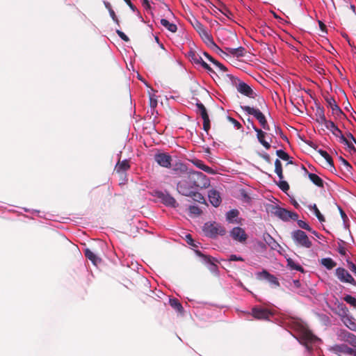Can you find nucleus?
I'll list each match as a JSON object with an SVG mask.
<instances>
[{
	"label": "nucleus",
	"mask_w": 356,
	"mask_h": 356,
	"mask_svg": "<svg viewBox=\"0 0 356 356\" xmlns=\"http://www.w3.org/2000/svg\"><path fill=\"white\" fill-rule=\"evenodd\" d=\"M130 168L129 161L127 159L123 161L119 160L115 166L114 170L117 173H121L127 171Z\"/></svg>",
	"instance_id": "412c9836"
},
{
	"label": "nucleus",
	"mask_w": 356,
	"mask_h": 356,
	"mask_svg": "<svg viewBox=\"0 0 356 356\" xmlns=\"http://www.w3.org/2000/svg\"><path fill=\"white\" fill-rule=\"evenodd\" d=\"M116 33L118 35V36L124 41L125 42H128L129 41V38L127 37V35L122 31H120V30H117L116 31Z\"/></svg>",
	"instance_id": "4d7b16f0"
},
{
	"label": "nucleus",
	"mask_w": 356,
	"mask_h": 356,
	"mask_svg": "<svg viewBox=\"0 0 356 356\" xmlns=\"http://www.w3.org/2000/svg\"><path fill=\"white\" fill-rule=\"evenodd\" d=\"M188 210L191 213L195 216H200L202 212L197 206H190Z\"/></svg>",
	"instance_id": "a18cd8bd"
},
{
	"label": "nucleus",
	"mask_w": 356,
	"mask_h": 356,
	"mask_svg": "<svg viewBox=\"0 0 356 356\" xmlns=\"http://www.w3.org/2000/svg\"><path fill=\"white\" fill-rule=\"evenodd\" d=\"M143 6L146 9V10H150L151 9V6L149 4V0H143Z\"/></svg>",
	"instance_id": "0e129e2a"
},
{
	"label": "nucleus",
	"mask_w": 356,
	"mask_h": 356,
	"mask_svg": "<svg viewBox=\"0 0 356 356\" xmlns=\"http://www.w3.org/2000/svg\"><path fill=\"white\" fill-rule=\"evenodd\" d=\"M340 143L345 144L350 149V152L353 153L356 152V149L354 146V143L352 141H349L347 138H346L343 135H341V140Z\"/></svg>",
	"instance_id": "f704fd0d"
},
{
	"label": "nucleus",
	"mask_w": 356,
	"mask_h": 356,
	"mask_svg": "<svg viewBox=\"0 0 356 356\" xmlns=\"http://www.w3.org/2000/svg\"><path fill=\"white\" fill-rule=\"evenodd\" d=\"M343 323L351 330H356V323L348 316L343 318Z\"/></svg>",
	"instance_id": "ea45409f"
},
{
	"label": "nucleus",
	"mask_w": 356,
	"mask_h": 356,
	"mask_svg": "<svg viewBox=\"0 0 356 356\" xmlns=\"http://www.w3.org/2000/svg\"><path fill=\"white\" fill-rule=\"evenodd\" d=\"M227 120L230 122H232L234 124V126L236 127L238 129H239L242 127L241 124L239 122H238L236 120H235L234 118H233L230 116H228Z\"/></svg>",
	"instance_id": "603ef678"
},
{
	"label": "nucleus",
	"mask_w": 356,
	"mask_h": 356,
	"mask_svg": "<svg viewBox=\"0 0 356 356\" xmlns=\"http://www.w3.org/2000/svg\"><path fill=\"white\" fill-rule=\"evenodd\" d=\"M197 106V113L199 114L202 120H203V129L208 132L210 129V120L209 115L207 113V111L206 107L204 106V104L200 102H197L196 104Z\"/></svg>",
	"instance_id": "6e6552de"
},
{
	"label": "nucleus",
	"mask_w": 356,
	"mask_h": 356,
	"mask_svg": "<svg viewBox=\"0 0 356 356\" xmlns=\"http://www.w3.org/2000/svg\"><path fill=\"white\" fill-rule=\"evenodd\" d=\"M276 154L280 159L284 161H288L290 158L289 155L282 149L277 150Z\"/></svg>",
	"instance_id": "a19ab883"
},
{
	"label": "nucleus",
	"mask_w": 356,
	"mask_h": 356,
	"mask_svg": "<svg viewBox=\"0 0 356 356\" xmlns=\"http://www.w3.org/2000/svg\"><path fill=\"white\" fill-rule=\"evenodd\" d=\"M186 241L188 244H189L190 245H191L193 247H196V248L197 247V245L195 243V241L193 239L191 234H187L186 236Z\"/></svg>",
	"instance_id": "5fc2aeb1"
},
{
	"label": "nucleus",
	"mask_w": 356,
	"mask_h": 356,
	"mask_svg": "<svg viewBox=\"0 0 356 356\" xmlns=\"http://www.w3.org/2000/svg\"><path fill=\"white\" fill-rule=\"evenodd\" d=\"M173 170L181 175H187L190 170H188L187 166L183 163L177 162L173 166Z\"/></svg>",
	"instance_id": "cd10ccee"
},
{
	"label": "nucleus",
	"mask_w": 356,
	"mask_h": 356,
	"mask_svg": "<svg viewBox=\"0 0 356 356\" xmlns=\"http://www.w3.org/2000/svg\"><path fill=\"white\" fill-rule=\"evenodd\" d=\"M192 163L198 168H200V170L209 173V174H211V175H213L215 174V171L213 168H211V167L207 165L206 164H204V163L200 160V159H194L192 161Z\"/></svg>",
	"instance_id": "5701e85b"
},
{
	"label": "nucleus",
	"mask_w": 356,
	"mask_h": 356,
	"mask_svg": "<svg viewBox=\"0 0 356 356\" xmlns=\"http://www.w3.org/2000/svg\"><path fill=\"white\" fill-rule=\"evenodd\" d=\"M159 197L161 198L163 202L167 206L176 207L178 205L176 200L169 194L161 193V195H159Z\"/></svg>",
	"instance_id": "aec40b11"
},
{
	"label": "nucleus",
	"mask_w": 356,
	"mask_h": 356,
	"mask_svg": "<svg viewBox=\"0 0 356 356\" xmlns=\"http://www.w3.org/2000/svg\"><path fill=\"white\" fill-rule=\"evenodd\" d=\"M215 8L227 17H229V15H232L231 12L225 6H223L222 9L217 8L216 6Z\"/></svg>",
	"instance_id": "13d9d810"
},
{
	"label": "nucleus",
	"mask_w": 356,
	"mask_h": 356,
	"mask_svg": "<svg viewBox=\"0 0 356 356\" xmlns=\"http://www.w3.org/2000/svg\"><path fill=\"white\" fill-rule=\"evenodd\" d=\"M325 99L328 106L332 109V115L337 118H341V117H346L340 107L337 105L334 98L333 97H325Z\"/></svg>",
	"instance_id": "1a4fd4ad"
},
{
	"label": "nucleus",
	"mask_w": 356,
	"mask_h": 356,
	"mask_svg": "<svg viewBox=\"0 0 356 356\" xmlns=\"http://www.w3.org/2000/svg\"><path fill=\"white\" fill-rule=\"evenodd\" d=\"M338 252L341 255L345 256L346 254V249L343 246H339Z\"/></svg>",
	"instance_id": "69168bd1"
},
{
	"label": "nucleus",
	"mask_w": 356,
	"mask_h": 356,
	"mask_svg": "<svg viewBox=\"0 0 356 356\" xmlns=\"http://www.w3.org/2000/svg\"><path fill=\"white\" fill-rule=\"evenodd\" d=\"M154 161L161 167H171L172 156L166 153H157L154 155Z\"/></svg>",
	"instance_id": "9d476101"
},
{
	"label": "nucleus",
	"mask_w": 356,
	"mask_h": 356,
	"mask_svg": "<svg viewBox=\"0 0 356 356\" xmlns=\"http://www.w3.org/2000/svg\"><path fill=\"white\" fill-rule=\"evenodd\" d=\"M318 152L326 160V161L330 166L334 167L333 159L326 151L323 149H318Z\"/></svg>",
	"instance_id": "c9c22d12"
},
{
	"label": "nucleus",
	"mask_w": 356,
	"mask_h": 356,
	"mask_svg": "<svg viewBox=\"0 0 356 356\" xmlns=\"http://www.w3.org/2000/svg\"><path fill=\"white\" fill-rule=\"evenodd\" d=\"M204 56L211 63L215 65V63L218 62V60H215L212 56H211L208 53L204 52Z\"/></svg>",
	"instance_id": "e2e57ef3"
},
{
	"label": "nucleus",
	"mask_w": 356,
	"mask_h": 356,
	"mask_svg": "<svg viewBox=\"0 0 356 356\" xmlns=\"http://www.w3.org/2000/svg\"><path fill=\"white\" fill-rule=\"evenodd\" d=\"M195 254L204 259V260L207 262V263H209L211 264V270H216L217 269V266L213 262V261L214 260V258L210 257V256H207L206 254H204L202 252H201L200 250H195Z\"/></svg>",
	"instance_id": "393cba45"
},
{
	"label": "nucleus",
	"mask_w": 356,
	"mask_h": 356,
	"mask_svg": "<svg viewBox=\"0 0 356 356\" xmlns=\"http://www.w3.org/2000/svg\"><path fill=\"white\" fill-rule=\"evenodd\" d=\"M108 12H109V14H110V15H111V17L112 19H113V21H114V22H115L118 25H119V20H118V17H117V16H116V15H115V13L114 10H113V9H110V10H108Z\"/></svg>",
	"instance_id": "052dcab7"
},
{
	"label": "nucleus",
	"mask_w": 356,
	"mask_h": 356,
	"mask_svg": "<svg viewBox=\"0 0 356 356\" xmlns=\"http://www.w3.org/2000/svg\"><path fill=\"white\" fill-rule=\"evenodd\" d=\"M207 46L221 56L227 55V54L214 42L213 40Z\"/></svg>",
	"instance_id": "4c0bfd02"
},
{
	"label": "nucleus",
	"mask_w": 356,
	"mask_h": 356,
	"mask_svg": "<svg viewBox=\"0 0 356 356\" xmlns=\"http://www.w3.org/2000/svg\"><path fill=\"white\" fill-rule=\"evenodd\" d=\"M261 157L264 159L266 162L268 163H270V155L265 153V154H263L261 155Z\"/></svg>",
	"instance_id": "338daca9"
},
{
	"label": "nucleus",
	"mask_w": 356,
	"mask_h": 356,
	"mask_svg": "<svg viewBox=\"0 0 356 356\" xmlns=\"http://www.w3.org/2000/svg\"><path fill=\"white\" fill-rule=\"evenodd\" d=\"M268 241L265 239L266 243L271 246L272 249H275L278 245L277 243L269 234H268Z\"/></svg>",
	"instance_id": "8fccbe9b"
},
{
	"label": "nucleus",
	"mask_w": 356,
	"mask_h": 356,
	"mask_svg": "<svg viewBox=\"0 0 356 356\" xmlns=\"http://www.w3.org/2000/svg\"><path fill=\"white\" fill-rule=\"evenodd\" d=\"M296 220H297V223H298V225L299 226V227H300L301 229L307 230V231H312L311 227L305 221H303L302 220H298V219Z\"/></svg>",
	"instance_id": "c03bdc74"
},
{
	"label": "nucleus",
	"mask_w": 356,
	"mask_h": 356,
	"mask_svg": "<svg viewBox=\"0 0 356 356\" xmlns=\"http://www.w3.org/2000/svg\"><path fill=\"white\" fill-rule=\"evenodd\" d=\"M188 197H191L193 198V200L195 202H197L201 204H207L206 200L204 197V196L199 192L192 191L191 193V195Z\"/></svg>",
	"instance_id": "7c9ffc66"
},
{
	"label": "nucleus",
	"mask_w": 356,
	"mask_h": 356,
	"mask_svg": "<svg viewBox=\"0 0 356 356\" xmlns=\"http://www.w3.org/2000/svg\"><path fill=\"white\" fill-rule=\"evenodd\" d=\"M324 127L330 130L333 135L336 137H339L341 139V135H343L341 131L338 128V127L332 121L329 120ZM341 140H339L340 141Z\"/></svg>",
	"instance_id": "4be33fe9"
},
{
	"label": "nucleus",
	"mask_w": 356,
	"mask_h": 356,
	"mask_svg": "<svg viewBox=\"0 0 356 356\" xmlns=\"http://www.w3.org/2000/svg\"><path fill=\"white\" fill-rule=\"evenodd\" d=\"M191 24L194 29L199 33L203 41L207 44V45H208L213 40L204 25L201 24L198 20L195 19L194 22H191Z\"/></svg>",
	"instance_id": "423d86ee"
},
{
	"label": "nucleus",
	"mask_w": 356,
	"mask_h": 356,
	"mask_svg": "<svg viewBox=\"0 0 356 356\" xmlns=\"http://www.w3.org/2000/svg\"><path fill=\"white\" fill-rule=\"evenodd\" d=\"M300 338L301 343H304L307 347H309L310 344L314 343L318 339L308 330H303Z\"/></svg>",
	"instance_id": "4468645a"
},
{
	"label": "nucleus",
	"mask_w": 356,
	"mask_h": 356,
	"mask_svg": "<svg viewBox=\"0 0 356 356\" xmlns=\"http://www.w3.org/2000/svg\"><path fill=\"white\" fill-rule=\"evenodd\" d=\"M203 232L207 236L211 238H215L218 235L222 236L226 233L225 228L216 222H206L203 226Z\"/></svg>",
	"instance_id": "20e7f679"
},
{
	"label": "nucleus",
	"mask_w": 356,
	"mask_h": 356,
	"mask_svg": "<svg viewBox=\"0 0 356 356\" xmlns=\"http://www.w3.org/2000/svg\"><path fill=\"white\" fill-rule=\"evenodd\" d=\"M215 65H216L222 72H225L227 71V68L218 61L215 63Z\"/></svg>",
	"instance_id": "680f3d73"
},
{
	"label": "nucleus",
	"mask_w": 356,
	"mask_h": 356,
	"mask_svg": "<svg viewBox=\"0 0 356 356\" xmlns=\"http://www.w3.org/2000/svg\"><path fill=\"white\" fill-rule=\"evenodd\" d=\"M288 265L292 268L298 271H303V268L299 264H296L292 259H288Z\"/></svg>",
	"instance_id": "79ce46f5"
},
{
	"label": "nucleus",
	"mask_w": 356,
	"mask_h": 356,
	"mask_svg": "<svg viewBox=\"0 0 356 356\" xmlns=\"http://www.w3.org/2000/svg\"><path fill=\"white\" fill-rule=\"evenodd\" d=\"M277 186L283 192H286L289 189V184L283 179H280V182L277 184Z\"/></svg>",
	"instance_id": "37998d69"
},
{
	"label": "nucleus",
	"mask_w": 356,
	"mask_h": 356,
	"mask_svg": "<svg viewBox=\"0 0 356 356\" xmlns=\"http://www.w3.org/2000/svg\"><path fill=\"white\" fill-rule=\"evenodd\" d=\"M315 120L320 125H325L329 121L325 115V110L323 107H317L315 112Z\"/></svg>",
	"instance_id": "a211bd4d"
},
{
	"label": "nucleus",
	"mask_w": 356,
	"mask_h": 356,
	"mask_svg": "<svg viewBox=\"0 0 356 356\" xmlns=\"http://www.w3.org/2000/svg\"><path fill=\"white\" fill-rule=\"evenodd\" d=\"M267 280L273 285L275 286H280V283H279V281L277 280V278L274 276L273 275H270V277H268V278L267 279Z\"/></svg>",
	"instance_id": "09e8293b"
},
{
	"label": "nucleus",
	"mask_w": 356,
	"mask_h": 356,
	"mask_svg": "<svg viewBox=\"0 0 356 356\" xmlns=\"http://www.w3.org/2000/svg\"><path fill=\"white\" fill-rule=\"evenodd\" d=\"M291 236L294 244L298 248L309 249L312 246V241L306 233L301 229L293 231L291 233Z\"/></svg>",
	"instance_id": "f03ea898"
},
{
	"label": "nucleus",
	"mask_w": 356,
	"mask_h": 356,
	"mask_svg": "<svg viewBox=\"0 0 356 356\" xmlns=\"http://www.w3.org/2000/svg\"><path fill=\"white\" fill-rule=\"evenodd\" d=\"M226 50L231 54L232 55L236 57H243L245 56L246 53V50L243 47H239L238 48H226Z\"/></svg>",
	"instance_id": "a878e982"
},
{
	"label": "nucleus",
	"mask_w": 356,
	"mask_h": 356,
	"mask_svg": "<svg viewBox=\"0 0 356 356\" xmlns=\"http://www.w3.org/2000/svg\"><path fill=\"white\" fill-rule=\"evenodd\" d=\"M208 197L209 202L213 207H218L222 201L221 197L219 192H218L216 190H210L208 193Z\"/></svg>",
	"instance_id": "f3484780"
},
{
	"label": "nucleus",
	"mask_w": 356,
	"mask_h": 356,
	"mask_svg": "<svg viewBox=\"0 0 356 356\" xmlns=\"http://www.w3.org/2000/svg\"><path fill=\"white\" fill-rule=\"evenodd\" d=\"M348 268L356 275V265L349 259L346 260Z\"/></svg>",
	"instance_id": "864d4df0"
},
{
	"label": "nucleus",
	"mask_w": 356,
	"mask_h": 356,
	"mask_svg": "<svg viewBox=\"0 0 356 356\" xmlns=\"http://www.w3.org/2000/svg\"><path fill=\"white\" fill-rule=\"evenodd\" d=\"M249 122H251L252 127L253 129L257 132V137L259 142L266 149H269L270 148V145L268 142L265 140V136L266 135V132L263 131L261 129L257 128L254 123L248 120Z\"/></svg>",
	"instance_id": "2eb2a0df"
},
{
	"label": "nucleus",
	"mask_w": 356,
	"mask_h": 356,
	"mask_svg": "<svg viewBox=\"0 0 356 356\" xmlns=\"http://www.w3.org/2000/svg\"><path fill=\"white\" fill-rule=\"evenodd\" d=\"M321 264L328 270H331L337 266V263L331 258L322 259Z\"/></svg>",
	"instance_id": "c756f323"
},
{
	"label": "nucleus",
	"mask_w": 356,
	"mask_h": 356,
	"mask_svg": "<svg viewBox=\"0 0 356 356\" xmlns=\"http://www.w3.org/2000/svg\"><path fill=\"white\" fill-rule=\"evenodd\" d=\"M238 92L240 93L249 97H254V92L252 89L245 83L244 82H240L237 86H236Z\"/></svg>",
	"instance_id": "6ab92c4d"
},
{
	"label": "nucleus",
	"mask_w": 356,
	"mask_h": 356,
	"mask_svg": "<svg viewBox=\"0 0 356 356\" xmlns=\"http://www.w3.org/2000/svg\"><path fill=\"white\" fill-rule=\"evenodd\" d=\"M271 274H270L267 270H264L263 271L257 273V277L259 279H266L267 280L268 277L270 276Z\"/></svg>",
	"instance_id": "3c124183"
},
{
	"label": "nucleus",
	"mask_w": 356,
	"mask_h": 356,
	"mask_svg": "<svg viewBox=\"0 0 356 356\" xmlns=\"http://www.w3.org/2000/svg\"><path fill=\"white\" fill-rule=\"evenodd\" d=\"M241 109L247 114L253 115L258 120L264 129H270L265 115L259 111V109L251 107L250 106H242Z\"/></svg>",
	"instance_id": "7ed1b4c3"
},
{
	"label": "nucleus",
	"mask_w": 356,
	"mask_h": 356,
	"mask_svg": "<svg viewBox=\"0 0 356 356\" xmlns=\"http://www.w3.org/2000/svg\"><path fill=\"white\" fill-rule=\"evenodd\" d=\"M149 106L152 108H154L157 106V99L151 95L149 96Z\"/></svg>",
	"instance_id": "bf43d9fd"
},
{
	"label": "nucleus",
	"mask_w": 356,
	"mask_h": 356,
	"mask_svg": "<svg viewBox=\"0 0 356 356\" xmlns=\"http://www.w3.org/2000/svg\"><path fill=\"white\" fill-rule=\"evenodd\" d=\"M334 351L337 353H341L346 355L356 356V352L353 351V348L348 347L346 345H335L333 348Z\"/></svg>",
	"instance_id": "dca6fc26"
},
{
	"label": "nucleus",
	"mask_w": 356,
	"mask_h": 356,
	"mask_svg": "<svg viewBox=\"0 0 356 356\" xmlns=\"http://www.w3.org/2000/svg\"><path fill=\"white\" fill-rule=\"evenodd\" d=\"M170 305L172 307H173L175 309L179 312H181L183 309L181 304L176 298L170 299Z\"/></svg>",
	"instance_id": "58836bf2"
},
{
	"label": "nucleus",
	"mask_w": 356,
	"mask_h": 356,
	"mask_svg": "<svg viewBox=\"0 0 356 356\" xmlns=\"http://www.w3.org/2000/svg\"><path fill=\"white\" fill-rule=\"evenodd\" d=\"M230 236L234 240L241 243H245L248 238V235L245 230L239 227H234L230 232Z\"/></svg>",
	"instance_id": "f8f14e48"
},
{
	"label": "nucleus",
	"mask_w": 356,
	"mask_h": 356,
	"mask_svg": "<svg viewBox=\"0 0 356 356\" xmlns=\"http://www.w3.org/2000/svg\"><path fill=\"white\" fill-rule=\"evenodd\" d=\"M309 209L314 211L315 216H316V218L318 219V220L320 222H325V217L321 214V213L318 210L316 204H314L310 206Z\"/></svg>",
	"instance_id": "e433bc0d"
},
{
	"label": "nucleus",
	"mask_w": 356,
	"mask_h": 356,
	"mask_svg": "<svg viewBox=\"0 0 356 356\" xmlns=\"http://www.w3.org/2000/svg\"><path fill=\"white\" fill-rule=\"evenodd\" d=\"M239 211L237 209H232L229 211L226 214V219L229 222H234V219L238 217Z\"/></svg>",
	"instance_id": "72a5a7b5"
},
{
	"label": "nucleus",
	"mask_w": 356,
	"mask_h": 356,
	"mask_svg": "<svg viewBox=\"0 0 356 356\" xmlns=\"http://www.w3.org/2000/svg\"><path fill=\"white\" fill-rule=\"evenodd\" d=\"M339 161H341V163L345 167V169L348 172H350L352 169L351 165L343 157H339Z\"/></svg>",
	"instance_id": "de8ad7c7"
},
{
	"label": "nucleus",
	"mask_w": 356,
	"mask_h": 356,
	"mask_svg": "<svg viewBox=\"0 0 356 356\" xmlns=\"http://www.w3.org/2000/svg\"><path fill=\"white\" fill-rule=\"evenodd\" d=\"M308 177H309V179H310V181L314 184L317 186L318 187H320V188H323L324 187V181H323V180L319 176H318L317 175H316L314 173H309L308 174Z\"/></svg>",
	"instance_id": "bb28decb"
},
{
	"label": "nucleus",
	"mask_w": 356,
	"mask_h": 356,
	"mask_svg": "<svg viewBox=\"0 0 356 356\" xmlns=\"http://www.w3.org/2000/svg\"><path fill=\"white\" fill-rule=\"evenodd\" d=\"M252 315L258 320H266L273 315V313L266 308L254 307L252 309Z\"/></svg>",
	"instance_id": "9b49d317"
},
{
	"label": "nucleus",
	"mask_w": 356,
	"mask_h": 356,
	"mask_svg": "<svg viewBox=\"0 0 356 356\" xmlns=\"http://www.w3.org/2000/svg\"><path fill=\"white\" fill-rule=\"evenodd\" d=\"M161 24L162 26H163L165 29H167L169 31L172 33H175L177 31V25L174 23H170L166 19H161Z\"/></svg>",
	"instance_id": "c85d7f7f"
},
{
	"label": "nucleus",
	"mask_w": 356,
	"mask_h": 356,
	"mask_svg": "<svg viewBox=\"0 0 356 356\" xmlns=\"http://www.w3.org/2000/svg\"><path fill=\"white\" fill-rule=\"evenodd\" d=\"M188 56L191 61L195 64H200L202 61V58L195 51H190L188 53Z\"/></svg>",
	"instance_id": "473e14b6"
},
{
	"label": "nucleus",
	"mask_w": 356,
	"mask_h": 356,
	"mask_svg": "<svg viewBox=\"0 0 356 356\" xmlns=\"http://www.w3.org/2000/svg\"><path fill=\"white\" fill-rule=\"evenodd\" d=\"M85 257L91 261V262L95 265L97 266L101 261L102 259L98 257L92 251H91L89 248H86L84 250Z\"/></svg>",
	"instance_id": "b1692460"
},
{
	"label": "nucleus",
	"mask_w": 356,
	"mask_h": 356,
	"mask_svg": "<svg viewBox=\"0 0 356 356\" xmlns=\"http://www.w3.org/2000/svg\"><path fill=\"white\" fill-rule=\"evenodd\" d=\"M186 175V180L193 188H206L210 185L207 177L201 172L190 170Z\"/></svg>",
	"instance_id": "f257e3e1"
},
{
	"label": "nucleus",
	"mask_w": 356,
	"mask_h": 356,
	"mask_svg": "<svg viewBox=\"0 0 356 356\" xmlns=\"http://www.w3.org/2000/svg\"><path fill=\"white\" fill-rule=\"evenodd\" d=\"M275 172L277 175L280 179H284L282 163L278 159L275 161Z\"/></svg>",
	"instance_id": "2f4dec72"
},
{
	"label": "nucleus",
	"mask_w": 356,
	"mask_h": 356,
	"mask_svg": "<svg viewBox=\"0 0 356 356\" xmlns=\"http://www.w3.org/2000/svg\"><path fill=\"white\" fill-rule=\"evenodd\" d=\"M177 189L180 194L188 197L191 195V193L193 191V188L190 186L189 182H188L186 179L178 182Z\"/></svg>",
	"instance_id": "ddd939ff"
},
{
	"label": "nucleus",
	"mask_w": 356,
	"mask_h": 356,
	"mask_svg": "<svg viewBox=\"0 0 356 356\" xmlns=\"http://www.w3.org/2000/svg\"><path fill=\"white\" fill-rule=\"evenodd\" d=\"M243 261L244 259L243 257L236 256V254H232L229 256V258L227 259V261Z\"/></svg>",
	"instance_id": "6e6d98bb"
},
{
	"label": "nucleus",
	"mask_w": 356,
	"mask_h": 356,
	"mask_svg": "<svg viewBox=\"0 0 356 356\" xmlns=\"http://www.w3.org/2000/svg\"><path fill=\"white\" fill-rule=\"evenodd\" d=\"M126 3L129 6V7L133 10H136V7L135 6L131 3V1L130 0H124Z\"/></svg>",
	"instance_id": "774afa93"
},
{
	"label": "nucleus",
	"mask_w": 356,
	"mask_h": 356,
	"mask_svg": "<svg viewBox=\"0 0 356 356\" xmlns=\"http://www.w3.org/2000/svg\"><path fill=\"white\" fill-rule=\"evenodd\" d=\"M335 275L343 283H348L356 286V281L349 272L344 268L339 267L335 270Z\"/></svg>",
	"instance_id": "0eeeda50"
},
{
	"label": "nucleus",
	"mask_w": 356,
	"mask_h": 356,
	"mask_svg": "<svg viewBox=\"0 0 356 356\" xmlns=\"http://www.w3.org/2000/svg\"><path fill=\"white\" fill-rule=\"evenodd\" d=\"M270 208L271 213L284 221H288L289 219L296 220L298 218V213L289 211L286 209L275 205H270Z\"/></svg>",
	"instance_id": "39448f33"
},
{
	"label": "nucleus",
	"mask_w": 356,
	"mask_h": 356,
	"mask_svg": "<svg viewBox=\"0 0 356 356\" xmlns=\"http://www.w3.org/2000/svg\"><path fill=\"white\" fill-rule=\"evenodd\" d=\"M344 300L353 307H356V298L350 295H347L344 297Z\"/></svg>",
	"instance_id": "49530a36"
}]
</instances>
